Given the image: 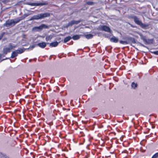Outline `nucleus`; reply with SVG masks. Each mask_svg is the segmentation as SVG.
<instances>
[{
    "label": "nucleus",
    "mask_w": 158,
    "mask_h": 158,
    "mask_svg": "<svg viewBox=\"0 0 158 158\" xmlns=\"http://www.w3.org/2000/svg\"><path fill=\"white\" fill-rule=\"evenodd\" d=\"M80 35H73L72 37L74 40H77L79 39L80 38Z\"/></svg>",
    "instance_id": "obj_15"
},
{
    "label": "nucleus",
    "mask_w": 158,
    "mask_h": 158,
    "mask_svg": "<svg viewBox=\"0 0 158 158\" xmlns=\"http://www.w3.org/2000/svg\"><path fill=\"white\" fill-rule=\"evenodd\" d=\"M12 49L10 46L8 45V47H4L3 49V54L4 55H6L8 53L10 52Z\"/></svg>",
    "instance_id": "obj_4"
},
{
    "label": "nucleus",
    "mask_w": 158,
    "mask_h": 158,
    "mask_svg": "<svg viewBox=\"0 0 158 158\" xmlns=\"http://www.w3.org/2000/svg\"><path fill=\"white\" fill-rule=\"evenodd\" d=\"M101 30L106 32H110V29L109 27L105 25L101 26Z\"/></svg>",
    "instance_id": "obj_7"
},
{
    "label": "nucleus",
    "mask_w": 158,
    "mask_h": 158,
    "mask_svg": "<svg viewBox=\"0 0 158 158\" xmlns=\"http://www.w3.org/2000/svg\"><path fill=\"white\" fill-rule=\"evenodd\" d=\"M133 18L134 19L135 23L138 25H139L141 21L139 20V19L135 16H133Z\"/></svg>",
    "instance_id": "obj_8"
},
{
    "label": "nucleus",
    "mask_w": 158,
    "mask_h": 158,
    "mask_svg": "<svg viewBox=\"0 0 158 158\" xmlns=\"http://www.w3.org/2000/svg\"><path fill=\"white\" fill-rule=\"evenodd\" d=\"M158 157V153H156L151 158H156Z\"/></svg>",
    "instance_id": "obj_27"
},
{
    "label": "nucleus",
    "mask_w": 158,
    "mask_h": 158,
    "mask_svg": "<svg viewBox=\"0 0 158 158\" xmlns=\"http://www.w3.org/2000/svg\"><path fill=\"white\" fill-rule=\"evenodd\" d=\"M48 26L45 24H42L39 26L35 27L32 28V31H40L44 28H48Z\"/></svg>",
    "instance_id": "obj_3"
},
{
    "label": "nucleus",
    "mask_w": 158,
    "mask_h": 158,
    "mask_svg": "<svg viewBox=\"0 0 158 158\" xmlns=\"http://www.w3.org/2000/svg\"><path fill=\"white\" fill-rule=\"evenodd\" d=\"M85 36L86 38L89 39L92 38L93 37V35L91 34H89L85 35Z\"/></svg>",
    "instance_id": "obj_17"
},
{
    "label": "nucleus",
    "mask_w": 158,
    "mask_h": 158,
    "mask_svg": "<svg viewBox=\"0 0 158 158\" xmlns=\"http://www.w3.org/2000/svg\"><path fill=\"white\" fill-rule=\"evenodd\" d=\"M86 3L89 5H94V2L92 1H89L87 2Z\"/></svg>",
    "instance_id": "obj_23"
},
{
    "label": "nucleus",
    "mask_w": 158,
    "mask_h": 158,
    "mask_svg": "<svg viewBox=\"0 0 158 158\" xmlns=\"http://www.w3.org/2000/svg\"><path fill=\"white\" fill-rule=\"evenodd\" d=\"M18 53H17L16 50L13 51L11 54L10 58H14L16 57L18 55Z\"/></svg>",
    "instance_id": "obj_13"
},
{
    "label": "nucleus",
    "mask_w": 158,
    "mask_h": 158,
    "mask_svg": "<svg viewBox=\"0 0 158 158\" xmlns=\"http://www.w3.org/2000/svg\"><path fill=\"white\" fill-rule=\"evenodd\" d=\"M12 24H13L12 22V20L11 19L10 20L6 21V23L4 24V25L7 27H8Z\"/></svg>",
    "instance_id": "obj_10"
},
{
    "label": "nucleus",
    "mask_w": 158,
    "mask_h": 158,
    "mask_svg": "<svg viewBox=\"0 0 158 158\" xmlns=\"http://www.w3.org/2000/svg\"><path fill=\"white\" fill-rule=\"evenodd\" d=\"M52 38V35H47L46 37V40L47 41H48V40H51V39Z\"/></svg>",
    "instance_id": "obj_20"
},
{
    "label": "nucleus",
    "mask_w": 158,
    "mask_h": 158,
    "mask_svg": "<svg viewBox=\"0 0 158 158\" xmlns=\"http://www.w3.org/2000/svg\"><path fill=\"white\" fill-rule=\"evenodd\" d=\"M28 16V15L25 14L23 16L19 17L17 18L14 19H12V22L13 25H15L16 24L19 22L20 21L24 19L26 17Z\"/></svg>",
    "instance_id": "obj_2"
},
{
    "label": "nucleus",
    "mask_w": 158,
    "mask_h": 158,
    "mask_svg": "<svg viewBox=\"0 0 158 158\" xmlns=\"http://www.w3.org/2000/svg\"><path fill=\"white\" fill-rule=\"evenodd\" d=\"M139 35L141 39L143 41L148 44H149L152 43V40H147L145 36H143L142 34L140 33Z\"/></svg>",
    "instance_id": "obj_5"
},
{
    "label": "nucleus",
    "mask_w": 158,
    "mask_h": 158,
    "mask_svg": "<svg viewBox=\"0 0 158 158\" xmlns=\"http://www.w3.org/2000/svg\"><path fill=\"white\" fill-rule=\"evenodd\" d=\"M5 32H3L0 34V40L2 39V38L5 35Z\"/></svg>",
    "instance_id": "obj_28"
},
{
    "label": "nucleus",
    "mask_w": 158,
    "mask_h": 158,
    "mask_svg": "<svg viewBox=\"0 0 158 158\" xmlns=\"http://www.w3.org/2000/svg\"><path fill=\"white\" fill-rule=\"evenodd\" d=\"M141 45L142 46H143V47H146L145 45H143V44H141Z\"/></svg>",
    "instance_id": "obj_33"
},
{
    "label": "nucleus",
    "mask_w": 158,
    "mask_h": 158,
    "mask_svg": "<svg viewBox=\"0 0 158 158\" xmlns=\"http://www.w3.org/2000/svg\"><path fill=\"white\" fill-rule=\"evenodd\" d=\"M131 87L134 89H135L137 86V84L134 82H132L131 85Z\"/></svg>",
    "instance_id": "obj_19"
},
{
    "label": "nucleus",
    "mask_w": 158,
    "mask_h": 158,
    "mask_svg": "<svg viewBox=\"0 0 158 158\" xmlns=\"http://www.w3.org/2000/svg\"><path fill=\"white\" fill-rule=\"evenodd\" d=\"M139 25L143 28H145L148 26V24H144L142 23V22Z\"/></svg>",
    "instance_id": "obj_21"
},
{
    "label": "nucleus",
    "mask_w": 158,
    "mask_h": 158,
    "mask_svg": "<svg viewBox=\"0 0 158 158\" xmlns=\"http://www.w3.org/2000/svg\"><path fill=\"white\" fill-rule=\"evenodd\" d=\"M73 23H74V24H77L81 22L80 20L76 21L73 20Z\"/></svg>",
    "instance_id": "obj_26"
},
{
    "label": "nucleus",
    "mask_w": 158,
    "mask_h": 158,
    "mask_svg": "<svg viewBox=\"0 0 158 158\" xmlns=\"http://www.w3.org/2000/svg\"><path fill=\"white\" fill-rule=\"evenodd\" d=\"M110 40L111 42L117 43L118 42V39L114 36L110 39Z\"/></svg>",
    "instance_id": "obj_12"
},
{
    "label": "nucleus",
    "mask_w": 158,
    "mask_h": 158,
    "mask_svg": "<svg viewBox=\"0 0 158 158\" xmlns=\"http://www.w3.org/2000/svg\"><path fill=\"white\" fill-rule=\"evenodd\" d=\"M152 52L155 55H158V51H153Z\"/></svg>",
    "instance_id": "obj_29"
},
{
    "label": "nucleus",
    "mask_w": 158,
    "mask_h": 158,
    "mask_svg": "<svg viewBox=\"0 0 158 158\" xmlns=\"http://www.w3.org/2000/svg\"><path fill=\"white\" fill-rule=\"evenodd\" d=\"M35 47L34 45H32L31 46H30L29 48H28V49H30V48H31L32 49L34 48Z\"/></svg>",
    "instance_id": "obj_31"
},
{
    "label": "nucleus",
    "mask_w": 158,
    "mask_h": 158,
    "mask_svg": "<svg viewBox=\"0 0 158 158\" xmlns=\"http://www.w3.org/2000/svg\"><path fill=\"white\" fill-rule=\"evenodd\" d=\"M73 24H74V23H73V20H72L68 23V24L66 25V27L67 28L69 27L70 26H72Z\"/></svg>",
    "instance_id": "obj_22"
},
{
    "label": "nucleus",
    "mask_w": 158,
    "mask_h": 158,
    "mask_svg": "<svg viewBox=\"0 0 158 158\" xmlns=\"http://www.w3.org/2000/svg\"><path fill=\"white\" fill-rule=\"evenodd\" d=\"M27 4L31 6H43L45 5L46 4L44 3L33 2L29 3Z\"/></svg>",
    "instance_id": "obj_6"
},
{
    "label": "nucleus",
    "mask_w": 158,
    "mask_h": 158,
    "mask_svg": "<svg viewBox=\"0 0 158 158\" xmlns=\"http://www.w3.org/2000/svg\"><path fill=\"white\" fill-rule=\"evenodd\" d=\"M58 44L59 42L56 41L51 43L50 44V46L52 47H56Z\"/></svg>",
    "instance_id": "obj_14"
},
{
    "label": "nucleus",
    "mask_w": 158,
    "mask_h": 158,
    "mask_svg": "<svg viewBox=\"0 0 158 158\" xmlns=\"http://www.w3.org/2000/svg\"><path fill=\"white\" fill-rule=\"evenodd\" d=\"M10 0H1L0 2H2L4 4H6L8 2H9Z\"/></svg>",
    "instance_id": "obj_24"
},
{
    "label": "nucleus",
    "mask_w": 158,
    "mask_h": 158,
    "mask_svg": "<svg viewBox=\"0 0 158 158\" xmlns=\"http://www.w3.org/2000/svg\"><path fill=\"white\" fill-rule=\"evenodd\" d=\"M46 43L44 42L40 43L37 44V45L38 46L43 48H45L46 47Z\"/></svg>",
    "instance_id": "obj_9"
},
{
    "label": "nucleus",
    "mask_w": 158,
    "mask_h": 158,
    "mask_svg": "<svg viewBox=\"0 0 158 158\" xmlns=\"http://www.w3.org/2000/svg\"><path fill=\"white\" fill-rule=\"evenodd\" d=\"M131 42H132L133 43V44H135V43L136 42H135V39L134 38H132L131 40Z\"/></svg>",
    "instance_id": "obj_30"
},
{
    "label": "nucleus",
    "mask_w": 158,
    "mask_h": 158,
    "mask_svg": "<svg viewBox=\"0 0 158 158\" xmlns=\"http://www.w3.org/2000/svg\"><path fill=\"white\" fill-rule=\"evenodd\" d=\"M119 42L121 44H127V41H123L121 40Z\"/></svg>",
    "instance_id": "obj_25"
},
{
    "label": "nucleus",
    "mask_w": 158,
    "mask_h": 158,
    "mask_svg": "<svg viewBox=\"0 0 158 158\" xmlns=\"http://www.w3.org/2000/svg\"><path fill=\"white\" fill-rule=\"evenodd\" d=\"M9 58H6L5 59H3L2 60H1V61H3L5 60H6V59H9Z\"/></svg>",
    "instance_id": "obj_32"
},
{
    "label": "nucleus",
    "mask_w": 158,
    "mask_h": 158,
    "mask_svg": "<svg viewBox=\"0 0 158 158\" xmlns=\"http://www.w3.org/2000/svg\"><path fill=\"white\" fill-rule=\"evenodd\" d=\"M8 46H10L12 50L13 48H15L17 47L16 45H15L12 43H9L8 44Z\"/></svg>",
    "instance_id": "obj_18"
},
{
    "label": "nucleus",
    "mask_w": 158,
    "mask_h": 158,
    "mask_svg": "<svg viewBox=\"0 0 158 158\" xmlns=\"http://www.w3.org/2000/svg\"><path fill=\"white\" fill-rule=\"evenodd\" d=\"M50 15V14L48 13H41L33 16L29 19V20L42 19L45 18L49 17Z\"/></svg>",
    "instance_id": "obj_1"
},
{
    "label": "nucleus",
    "mask_w": 158,
    "mask_h": 158,
    "mask_svg": "<svg viewBox=\"0 0 158 158\" xmlns=\"http://www.w3.org/2000/svg\"><path fill=\"white\" fill-rule=\"evenodd\" d=\"M25 49H26L25 48H19L17 50H15L18 54H20L23 53L25 50Z\"/></svg>",
    "instance_id": "obj_11"
},
{
    "label": "nucleus",
    "mask_w": 158,
    "mask_h": 158,
    "mask_svg": "<svg viewBox=\"0 0 158 158\" xmlns=\"http://www.w3.org/2000/svg\"><path fill=\"white\" fill-rule=\"evenodd\" d=\"M72 39V37L70 36H68L65 37L64 39V43H65L70 40Z\"/></svg>",
    "instance_id": "obj_16"
}]
</instances>
